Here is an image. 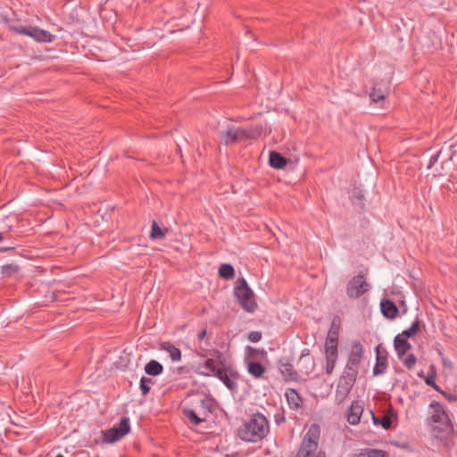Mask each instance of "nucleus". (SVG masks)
<instances>
[{"instance_id":"f257e3e1","label":"nucleus","mask_w":457,"mask_h":457,"mask_svg":"<svg viewBox=\"0 0 457 457\" xmlns=\"http://www.w3.org/2000/svg\"><path fill=\"white\" fill-rule=\"evenodd\" d=\"M270 433V422L260 411L253 413L244 420L238 427L237 435L242 441L247 443L262 442Z\"/></svg>"},{"instance_id":"f03ea898","label":"nucleus","mask_w":457,"mask_h":457,"mask_svg":"<svg viewBox=\"0 0 457 457\" xmlns=\"http://www.w3.org/2000/svg\"><path fill=\"white\" fill-rule=\"evenodd\" d=\"M218 359L220 365V370L215 375L231 391L237 388L238 372L229 364H227L223 353L215 350L213 354Z\"/></svg>"},{"instance_id":"7ed1b4c3","label":"nucleus","mask_w":457,"mask_h":457,"mask_svg":"<svg viewBox=\"0 0 457 457\" xmlns=\"http://www.w3.org/2000/svg\"><path fill=\"white\" fill-rule=\"evenodd\" d=\"M320 437V427L316 423L311 424L303 436L300 448L295 457H312L317 451Z\"/></svg>"},{"instance_id":"20e7f679","label":"nucleus","mask_w":457,"mask_h":457,"mask_svg":"<svg viewBox=\"0 0 457 457\" xmlns=\"http://www.w3.org/2000/svg\"><path fill=\"white\" fill-rule=\"evenodd\" d=\"M430 408L433 410L431 420L437 424L433 427V430L445 435L451 434L453 431V426L444 406L440 403L433 401L430 403Z\"/></svg>"},{"instance_id":"39448f33","label":"nucleus","mask_w":457,"mask_h":457,"mask_svg":"<svg viewBox=\"0 0 457 457\" xmlns=\"http://www.w3.org/2000/svg\"><path fill=\"white\" fill-rule=\"evenodd\" d=\"M202 412L197 414L196 411L190 408L183 409L184 416L188 420L192 426H198L205 422L209 414L215 411V401L212 397L205 396L201 400Z\"/></svg>"},{"instance_id":"423d86ee","label":"nucleus","mask_w":457,"mask_h":457,"mask_svg":"<svg viewBox=\"0 0 457 457\" xmlns=\"http://www.w3.org/2000/svg\"><path fill=\"white\" fill-rule=\"evenodd\" d=\"M357 376L358 375H356V373L343 370L338 379L335 393V401L337 404L339 405L347 399L353 385L356 382Z\"/></svg>"},{"instance_id":"0eeeda50","label":"nucleus","mask_w":457,"mask_h":457,"mask_svg":"<svg viewBox=\"0 0 457 457\" xmlns=\"http://www.w3.org/2000/svg\"><path fill=\"white\" fill-rule=\"evenodd\" d=\"M130 432L129 419L128 417H122L118 424H115L112 428L102 430L103 442L105 444H114L117 441L123 438L126 435Z\"/></svg>"},{"instance_id":"6e6552de","label":"nucleus","mask_w":457,"mask_h":457,"mask_svg":"<svg viewBox=\"0 0 457 457\" xmlns=\"http://www.w3.org/2000/svg\"><path fill=\"white\" fill-rule=\"evenodd\" d=\"M234 295L245 312L253 313L256 311L258 304L252 287H234Z\"/></svg>"},{"instance_id":"1a4fd4ad","label":"nucleus","mask_w":457,"mask_h":457,"mask_svg":"<svg viewBox=\"0 0 457 457\" xmlns=\"http://www.w3.org/2000/svg\"><path fill=\"white\" fill-rule=\"evenodd\" d=\"M364 358V348L360 341H353L350 352L347 357V362L344 370L356 373L358 375V366Z\"/></svg>"},{"instance_id":"9d476101","label":"nucleus","mask_w":457,"mask_h":457,"mask_svg":"<svg viewBox=\"0 0 457 457\" xmlns=\"http://www.w3.org/2000/svg\"><path fill=\"white\" fill-rule=\"evenodd\" d=\"M12 29L19 34L30 37L37 42L51 43L54 39V36H53L51 33L37 27L20 26L12 27Z\"/></svg>"},{"instance_id":"9b49d317","label":"nucleus","mask_w":457,"mask_h":457,"mask_svg":"<svg viewBox=\"0 0 457 457\" xmlns=\"http://www.w3.org/2000/svg\"><path fill=\"white\" fill-rule=\"evenodd\" d=\"M253 134L248 133L247 129H241L239 128L232 127L228 129L222 135V141L224 144L228 145L242 139L253 138Z\"/></svg>"},{"instance_id":"f8f14e48","label":"nucleus","mask_w":457,"mask_h":457,"mask_svg":"<svg viewBox=\"0 0 457 457\" xmlns=\"http://www.w3.org/2000/svg\"><path fill=\"white\" fill-rule=\"evenodd\" d=\"M363 410V403L361 400L353 401L345 413L347 422L353 426L359 424Z\"/></svg>"},{"instance_id":"ddd939ff","label":"nucleus","mask_w":457,"mask_h":457,"mask_svg":"<svg viewBox=\"0 0 457 457\" xmlns=\"http://www.w3.org/2000/svg\"><path fill=\"white\" fill-rule=\"evenodd\" d=\"M376 351V364L373 368V376H378L385 372L387 362V352L386 349H381L380 345L375 348Z\"/></svg>"},{"instance_id":"4468645a","label":"nucleus","mask_w":457,"mask_h":457,"mask_svg":"<svg viewBox=\"0 0 457 457\" xmlns=\"http://www.w3.org/2000/svg\"><path fill=\"white\" fill-rule=\"evenodd\" d=\"M220 365L219 364V361L216 358L207 359L203 364H199L196 372L203 376H214L220 370Z\"/></svg>"},{"instance_id":"2eb2a0df","label":"nucleus","mask_w":457,"mask_h":457,"mask_svg":"<svg viewBox=\"0 0 457 457\" xmlns=\"http://www.w3.org/2000/svg\"><path fill=\"white\" fill-rule=\"evenodd\" d=\"M278 370L286 381H298L299 375L294 366L286 360H279Z\"/></svg>"},{"instance_id":"dca6fc26","label":"nucleus","mask_w":457,"mask_h":457,"mask_svg":"<svg viewBox=\"0 0 457 457\" xmlns=\"http://www.w3.org/2000/svg\"><path fill=\"white\" fill-rule=\"evenodd\" d=\"M394 346L400 360H402L406 353L411 348V345L408 342V337H403L402 334L395 336L394 339Z\"/></svg>"},{"instance_id":"f3484780","label":"nucleus","mask_w":457,"mask_h":457,"mask_svg":"<svg viewBox=\"0 0 457 457\" xmlns=\"http://www.w3.org/2000/svg\"><path fill=\"white\" fill-rule=\"evenodd\" d=\"M381 313L387 319H395L398 314V308L394 300L383 298L380 301Z\"/></svg>"},{"instance_id":"a211bd4d","label":"nucleus","mask_w":457,"mask_h":457,"mask_svg":"<svg viewBox=\"0 0 457 457\" xmlns=\"http://www.w3.org/2000/svg\"><path fill=\"white\" fill-rule=\"evenodd\" d=\"M285 395L292 410L297 411L302 407L303 399L295 389H287Z\"/></svg>"},{"instance_id":"6ab92c4d","label":"nucleus","mask_w":457,"mask_h":457,"mask_svg":"<svg viewBox=\"0 0 457 457\" xmlns=\"http://www.w3.org/2000/svg\"><path fill=\"white\" fill-rule=\"evenodd\" d=\"M247 371L254 378H261L266 372V368L257 361H247Z\"/></svg>"},{"instance_id":"aec40b11","label":"nucleus","mask_w":457,"mask_h":457,"mask_svg":"<svg viewBox=\"0 0 457 457\" xmlns=\"http://www.w3.org/2000/svg\"><path fill=\"white\" fill-rule=\"evenodd\" d=\"M160 349L167 352L171 361H179L181 360V351L170 342H162L160 344Z\"/></svg>"},{"instance_id":"412c9836","label":"nucleus","mask_w":457,"mask_h":457,"mask_svg":"<svg viewBox=\"0 0 457 457\" xmlns=\"http://www.w3.org/2000/svg\"><path fill=\"white\" fill-rule=\"evenodd\" d=\"M340 319L339 317H334L331 322L330 328L328 330L326 341L328 342H337L338 343V336L340 330Z\"/></svg>"},{"instance_id":"4be33fe9","label":"nucleus","mask_w":457,"mask_h":457,"mask_svg":"<svg viewBox=\"0 0 457 457\" xmlns=\"http://www.w3.org/2000/svg\"><path fill=\"white\" fill-rule=\"evenodd\" d=\"M144 370L147 375L156 377L163 372V366L159 361L151 360L145 365Z\"/></svg>"},{"instance_id":"5701e85b","label":"nucleus","mask_w":457,"mask_h":457,"mask_svg":"<svg viewBox=\"0 0 457 457\" xmlns=\"http://www.w3.org/2000/svg\"><path fill=\"white\" fill-rule=\"evenodd\" d=\"M287 163V160L277 152L270 154V164L274 169H284Z\"/></svg>"},{"instance_id":"b1692460","label":"nucleus","mask_w":457,"mask_h":457,"mask_svg":"<svg viewBox=\"0 0 457 457\" xmlns=\"http://www.w3.org/2000/svg\"><path fill=\"white\" fill-rule=\"evenodd\" d=\"M46 289V292L44 294V299L40 302L43 305H47L50 303L55 302V301H62L60 299V292L54 291V290H49V287H44Z\"/></svg>"},{"instance_id":"393cba45","label":"nucleus","mask_w":457,"mask_h":457,"mask_svg":"<svg viewBox=\"0 0 457 457\" xmlns=\"http://www.w3.org/2000/svg\"><path fill=\"white\" fill-rule=\"evenodd\" d=\"M218 274L220 278L224 279H231L235 276V270L233 266L230 264H221L219 267Z\"/></svg>"},{"instance_id":"a878e982","label":"nucleus","mask_w":457,"mask_h":457,"mask_svg":"<svg viewBox=\"0 0 457 457\" xmlns=\"http://www.w3.org/2000/svg\"><path fill=\"white\" fill-rule=\"evenodd\" d=\"M337 342H325V355L326 358H337L338 357V347Z\"/></svg>"},{"instance_id":"bb28decb","label":"nucleus","mask_w":457,"mask_h":457,"mask_svg":"<svg viewBox=\"0 0 457 457\" xmlns=\"http://www.w3.org/2000/svg\"><path fill=\"white\" fill-rule=\"evenodd\" d=\"M370 414L372 416V420L375 425H380L385 429H389L391 428V418L388 416H383L381 418L375 415V413L370 411Z\"/></svg>"},{"instance_id":"cd10ccee","label":"nucleus","mask_w":457,"mask_h":457,"mask_svg":"<svg viewBox=\"0 0 457 457\" xmlns=\"http://www.w3.org/2000/svg\"><path fill=\"white\" fill-rule=\"evenodd\" d=\"M420 328H421V321L419 320V319H416L411 326L403 330L401 334L405 337H411L413 336H415L416 334H418L420 331Z\"/></svg>"},{"instance_id":"c85d7f7f","label":"nucleus","mask_w":457,"mask_h":457,"mask_svg":"<svg viewBox=\"0 0 457 457\" xmlns=\"http://www.w3.org/2000/svg\"><path fill=\"white\" fill-rule=\"evenodd\" d=\"M167 233L166 228H160L155 221L153 222L151 227V234L150 237L153 239H161L165 237Z\"/></svg>"},{"instance_id":"c756f323","label":"nucleus","mask_w":457,"mask_h":457,"mask_svg":"<svg viewBox=\"0 0 457 457\" xmlns=\"http://www.w3.org/2000/svg\"><path fill=\"white\" fill-rule=\"evenodd\" d=\"M384 298H390L391 300L399 301L403 295L398 287H386L384 290Z\"/></svg>"},{"instance_id":"7c9ffc66","label":"nucleus","mask_w":457,"mask_h":457,"mask_svg":"<svg viewBox=\"0 0 457 457\" xmlns=\"http://www.w3.org/2000/svg\"><path fill=\"white\" fill-rule=\"evenodd\" d=\"M246 353H247L246 361H256L258 355H261L262 357H263V356H266V354H267L265 350H263V349L257 350L252 346L246 347Z\"/></svg>"},{"instance_id":"2f4dec72","label":"nucleus","mask_w":457,"mask_h":457,"mask_svg":"<svg viewBox=\"0 0 457 457\" xmlns=\"http://www.w3.org/2000/svg\"><path fill=\"white\" fill-rule=\"evenodd\" d=\"M153 383V379L147 377H142L140 379L139 388L141 390V394L143 396H145L149 394L151 387L150 384Z\"/></svg>"},{"instance_id":"473e14b6","label":"nucleus","mask_w":457,"mask_h":457,"mask_svg":"<svg viewBox=\"0 0 457 457\" xmlns=\"http://www.w3.org/2000/svg\"><path fill=\"white\" fill-rule=\"evenodd\" d=\"M368 291V287H347L346 294L350 298H358Z\"/></svg>"},{"instance_id":"72a5a7b5","label":"nucleus","mask_w":457,"mask_h":457,"mask_svg":"<svg viewBox=\"0 0 457 457\" xmlns=\"http://www.w3.org/2000/svg\"><path fill=\"white\" fill-rule=\"evenodd\" d=\"M418 376H419L420 378H424L425 383H426L428 386H429L433 387V388H434L436 391H437V392H438V391H440V388H441V387H440V386L436 383V378H434V377H432V376H427V377H425V375H424V372H423V371L419 372V373H418Z\"/></svg>"},{"instance_id":"f704fd0d","label":"nucleus","mask_w":457,"mask_h":457,"mask_svg":"<svg viewBox=\"0 0 457 457\" xmlns=\"http://www.w3.org/2000/svg\"><path fill=\"white\" fill-rule=\"evenodd\" d=\"M270 129L267 126V124L261 125L260 127L256 128L254 130H248V133L254 135V137L253 138L261 137L262 135L266 136V135L270 134Z\"/></svg>"},{"instance_id":"c9c22d12","label":"nucleus","mask_w":457,"mask_h":457,"mask_svg":"<svg viewBox=\"0 0 457 457\" xmlns=\"http://www.w3.org/2000/svg\"><path fill=\"white\" fill-rule=\"evenodd\" d=\"M367 274L368 270H363L358 276L353 277L351 282L352 286H364L367 282Z\"/></svg>"},{"instance_id":"e433bc0d","label":"nucleus","mask_w":457,"mask_h":457,"mask_svg":"<svg viewBox=\"0 0 457 457\" xmlns=\"http://www.w3.org/2000/svg\"><path fill=\"white\" fill-rule=\"evenodd\" d=\"M386 94L380 90L374 89L370 93V99L373 103L384 102Z\"/></svg>"},{"instance_id":"4c0bfd02","label":"nucleus","mask_w":457,"mask_h":457,"mask_svg":"<svg viewBox=\"0 0 457 457\" xmlns=\"http://www.w3.org/2000/svg\"><path fill=\"white\" fill-rule=\"evenodd\" d=\"M402 360L403 365L409 370L412 369L417 362V358L413 353H410L406 358H403Z\"/></svg>"},{"instance_id":"58836bf2","label":"nucleus","mask_w":457,"mask_h":457,"mask_svg":"<svg viewBox=\"0 0 457 457\" xmlns=\"http://www.w3.org/2000/svg\"><path fill=\"white\" fill-rule=\"evenodd\" d=\"M337 358H326V373L331 375L337 364Z\"/></svg>"},{"instance_id":"ea45409f","label":"nucleus","mask_w":457,"mask_h":457,"mask_svg":"<svg viewBox=\"0 0 457 457\" xmlns=\"http://www.w3.org/2000/svg\"><path fill=\"white\" fill-rule=\"evenodd\" d=\"M18 271V266L15 264H8L3 267V274L5 276H12Z\"/></svg>"},{"instance_id":"a19ab883","label":"nucleus","mask_w":457,"mask_h":457,"mask_svg":"<svg viewBox=\"0 0 457 457\" xmlns=\"http://www.w3.org/2000/svg\"><path fill=\"white\" fill-rule=\"evenodd\" d=\"M370 457H387L388 453L386 451L378 450V449H370Z\"/></svg>"},{"instance_id":"79ce46f5","label":"nucleus","mask_w":457,"mask_h":457,"mask_svg":"<svg viewBox=\"0 0 457 457\" xmlns=\"http://www.w3.org/2000/svg\"><path fill=\"white\" fill-rule=\"evenodd\" d=\"M445 399H447L450 403L457 402V395L448 393L445 390H442L440 388V391H438Z\"/></svg>"},{"instance_id":"37998d69","label":"nucleus","mask_w":457,"mask_h":457,"mask_svg":"<svg viewBox=\"0 0 457 457\" xmlns=\"http://www.w3.org/2000/svg\"><path fill=\"white\" fill-rule=\"evenodd\" d=\"M248 339L253 343L259 342L262 339V333L260 331H252L248 334Z\"/></svg>"},{"instance_id":"c03bdc74","label":"nucleus","mask_w":457,"mask_h":457,"mask_svg":"<svg viewBox=\"0 0 457 457\" xmlns=\"http://www.w3.org/2000/svg\"><path fill=\"white\" fill-rule=\"evenodd\" d=\"M453 149H451V154H447L446 155L448 156L449 160L451 161H454V159L456 158V165H457V156H456V153H457V144L453 145L452 146Z\"/></svg>"},{"instance_id":"a18cd8bd","label":"nucleus","mask_w":457,"mask_h":457,"mask_svg":"<svg viewBox=\"0 0 457 457\" xmlns=\"http://www.w3.org/2000/svg\"><path fill=\"white\" fill-rule=\"evenodd\" d=\"M441 360H442V364H443L444 368L448 369V370L453 369V362L450 361L449 358H447L445 356V357H443Z\"/></svg>"},{"instance_id":"49530a36","label":"nucleus","mask_w":457,"mask_h":457,"mask_svg":"<svg viewBox=\"0 0 457 457\" xmlns=\"http://www.w3.org/2000/svg\"><path fill=\"white\" fill-rule=\"evenodd\" d=\"M275 422L278 426L281 425L286 421L285 416L281 413H278L274 416Z\"/></svg>"},{"instance_id":"de8ad7c7","label":"nucleus","mask_w":457,"mask_h":457,"mask_svg":"<svg viewBox=\"0 0 457 457\" xmlns=\"http://www.w3.org/2000/svg\"><path fill=\"white\" fill-rule=\"evenodd\" d=\"M428 376L436 378V369L434 364H431L428 368Z\"/></svg>"},{"instance_id":"09e8293b","label":"nucleus","mask_w":457,"mask_h":457,"mask_svg":"<svg viewBox=\"0 0 457 457\" xmlns=\"http://www.w3.org/2000/svg\"><path fill=\"white\" fill-rule=\"evenodd\" d=\"M310 353H311L310 349H308V348L303 349L302 351V353H301V356L299 358V361H303L305 357H309L310 356Z\"/></svg>"},{"instance_id":"8fccbe9b","label":"nucleus","mask_w":457,"mask_h":457,"mask_svg":"<svg viewBox=\"0 0 457 457\" xmlns=\"http://www.w3.org/2000/svg\"><path fill=\"white\" fill-rule=\"evenodd\" d=\"M357 457H370V451L369 448H365L361 450L360 453H356Z\"/></svg>"},{"instance_id":"3c124183","label":"nucleus","mask_w":457,"mask_h":457,"mask_svg":"<svg viewBox=\"0 0 457 457\" xmlns=\"http://www.w3.org/2000/svg\"><path fill=\"white\" fill-rule=\"evenodd\" d=\"M237 286H248L246 280L243 277L237 278Z\"/></svg>"},{"instance_id":"603ef678","label":"nucleus","mask_w":457,"mask_h":457,"mask_svg":"<svg viewBox=\"0 0 457 457\" xmlns=\"http://www.w3.org/2000/svg\"><path fill=\"white\" fill-rule=\"evenodd\" d=\"M205 335H206V330L205 329L202 330L198 334V339L203 340L204 338Z\"/></svg>"},{"instance_id":"864d4df0","label":"nucleus","mask_w":457,"mask_h":457,"mask_svg":"<svg viewBox=\"0 0 457 457\" xmlns=\"http://www.w3.org/2000/svg\"><path fill=\"white\" fill-rule=\"evenodd\" d=\"M436 351H437L438 355L441 357V359L443 357H445V355L444 353V350L442 348H437Z\"/></svg>"},{"instance_id":"5fc2aeb1","label":"nucleus","mask_w":457,"mask_h":457,"mask_svg":"<svg viewBox=\"0 0 457 457\" xmlns=\"http://www.w3.org/2000/svg\"><path fill=\"white\" fill-rule=\"evenodd\" d=\"M443 154H444V151L440 150L438 152V154H436V161H437L438 159L442 158Z\"/></svg>"},{"instance_id":"6e6d98bb","label":"nucleus","mask_w":457,"mask_h":457,"mask_svg":"<svg viewBox=\"0 0 457 457\" xmlns=\"http://www.w3.org/2000/svg\"><path fill=\"white\" fill-rule=\"evenodd\" d=\"M11 249H13V247L12 246L2 247V248H0V252H5V251H8Z\"/></svg>"},{"instance_id":"4d7b16f0","label":"nucleus","mask_w":457,"mask_h":457,"mask_svg":"<svg viewBox=\"0 0 457 457\" xmlns=\"http://www.w3.org/2000/svg\"><path fill=\"white\" fill-rule=\"evenodd\" d=\"M315 457H325V453L323 452H319Z\"/></svg>"},{"instance_id":"13d9d810","label":"nucleus","mask_w":457,"mask_h":457,"mask_svg":"<svg viewBox=\"0 0 457 457\" xmlns=\"http://www.w3.org/2000/svg\"><path fill=\"white\" fill-rule=\"evenodd\" d=\"M183 371H184V367H179V368L178 369V373H179V374H181Z\"/></svg>"},{"instance_id":"bf43d9fd","label":"nucleus","mask_w":457,"mask_h":457,"mask_svg":"<svg viewBox=\"0 0 457 457\" xmlns=\"http://www.w3.org/2000/svg\"><path fill=\"white\" fill-rule=\"evenodd\" d=\"M3 240V234L0 232V241Z\"/></svg>"},{"instance_id":"052dcab7","label":"nucleus","mask_w":457,"mask_h":457,"mask_svg":"<svg viewBox=\"0 0 457 457\" xmlns=\"http://www.w3.org/2000/svg\"><path fill=\"white\" fill-rule=\"evenodd\" d=\"M55 457H64L62 454H57Z\"/></svg>"},{"instance_id":"680f3d73","label":"nucleus","mask_w":457,"mask_h":457,"mask_svg":"<svg viewBox=\"0 0 457 457\" xmlns=\"http://www.w3.org/2000/svg\"><path fill=\"white\" fill-rule=\"evenodd\" d=\"M205 457H211V456H205Z\"/></svg>"}]
</instances>
